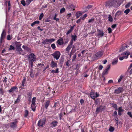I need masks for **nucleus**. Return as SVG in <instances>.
<instances>
[{"label": "nucleus", "mask_w": 132, "mask_h": 132, "mask_svg": "<svg viewBox=\"0 0 132 132\" xmlns=\"http://www.w3.org/2000/svg\"><path fill=\"white\" fill-rule=\"evenodd\" d=\"M121 3L118 0H110L106 2L105 5L107 8H110L112 7H117L120 5Z\"/></svg>", "instance_id": "f257e3e1"}, {"label": "nucleus", "mask_w": 132, "mask_h": 132, "mask_svg": "<svg viewBox=\"0 0 132 132\" xmlns=\"http://www.w3.org/2000/svg\"><path fill=\"white\" fill-rule=\"evenodd\" d=\"M27 57L28 60H30L29 62L31 64V67H32L34 62L36 60V56L33 53H31L30 54L28 55Z\"/></svg>", "instance_id": "f03ea898"}, {"label": "nucleus", "mask_w": 132, "mask_h": 132, "mask_svg": "<svg viewBox=\"0 0 132 132\" xmlns=\"http://www.w3.org/2000/svg\"><path fill=\"white\" fill-rule=\"evenodd\" d=\"M51 55L53 56L54 59H55L56 60H57L59 59L61 54L59 51H56L52 54Z\"/></svg>", "instance_id": "7ed1b4c3"}, {"label": "nucleus", "mask_w": 132, "mask_h": 132, "mask_svg": "<svg viewBox=\"0 0 132 132\" xmlns=\"http://www.w3.org/2000/svg\"><path fill=\"white\" fill-rule=\"evenodd\" d=\"M55 39L54 38L50 39H46L44 40L42 42V43L44 45L50 44L53 42H54Z\"/></svg>", "instance_id": "20e7f679"}, {"label": "nucleus", "mask_w": 132, "mask_h": 132, "mask_svg": "<svg viewBox=\"0 0 132 132\" xmlns=\"http://www.w3.org/2000/svg\"><path fill=\"white\" fill-rule=\"evenodd\" d=\"M105 109V106H103L101 105L99 107L97 108L96 111V113H98L104 110Z\"/></svg>", "instance_id": "39448f33"}, {"label": "nucleus", "mask_w": 132, "mask_h": 132, "mask_svg": "<svg viewBox=\"0 0 132 132\" xmlns=\"http://www.w3.org/2000/svg\"><path fill=\"white\" fill-rule=\"evenodd\" d=\"M36 97H34L32 99V105H31V109L34 111L35 110V108L34 107H33V106H35V102H36L35 99H36Z\"/></svg>", "instance_id": "423d86ee"}, {"label": "nucleus", "mask_w": 132, "mask_h": 132, "mask_svg": "<svg viewBox=\"0 0 132 132\" xmlns=\"http://www.w3.org/2000/svg\"><path fill=\"white\" fill-rule=\"evenodd\" d=\"M18 121L16 119L15 120L14 122H12L11 123L10 126L11 127L14 129L17 127V124Z\"/></svg>", "instance_id": "0eeeda50"}, {"label": "nucleus", "mask_w": 132, "mask_h": 132, "mask_svg": "<svg viewBox=\"0 0 132 132\" xmlns=\"http://www.w3.org/2000/svg\"><path fill=\"white\" fill-rule=\"evenodd\" d=\"M111 65L110 64H109L106 67V69L103 72L102 75V77H103V75H106L108 73V71L109 70L110 68Z\"/></svg>", "instance_id": "6e6552de"}, {"label": "nucleus", "mask_w": 132, "mask_h": 132, "mask_svg": "<svg viewBox=\"0 0 132 132\" xmlns=\"http://www.w3.org/2000/svg\"><path fill=\"white\" fill-rule=\"evenodd\" d=\"M6 31L5 30H3L1 35L0 42L1 43L3 41V40L5 37L6 35Z\"/></svg>", "instance_id": "1a4fd4ad"}, {"label": "nucleus", "mask_w": 132, "mask_h": 132, "mask_svg": "<svg viewBox=\"0 0 132 132\" xmlns=\"http://www.w3.org/2000/svg\"><path fill=\"white\" fill-rule=\"evenodd\" d=\"M123 90V88L120 87L117 89H116L114 92V93L116 94H119L122 92Z\"/></svg>", "instance_id": "9d476101"}, {"label": "nucleus", "mask_w": 132, "mask_h": 132, "mask_svg": "<svg viewBox=\"0 0 132 132\" xmlns=\"http://www.w3.org/2000/svg\"><path fill=\"white\" fill-rule=\"evenodd\" d=\"M46 120L45 119H44L43 121H42L41 120H40L39 121L37 124L38 126L42 127L45 123V121Z\"/></svg>", "instance_id": "9b49d317"}, {"label": "nucleus", "mask_w": 132, "mask_h": 132, "mask_svg": "<svg viewBox=\"0 0 132 132\" xmlns=\"http://www.w3.org/2000/svg\"><path fill=\"white\" fill-rule=\"evenodd\" d=\"M72 44L73 43L72 42H70V44L67 46L65 50V51L67 52V53L69 52L72 46Z\"/></svg>", "instance_id": "f8f14e48"}, {"label": "nucleus", "mask_w": 132, "mask_h": 132, "mask_svg": "<svg viewBox=\"0 0 132 132\" xmlns=\"http://www.w3.org/2000/svg\"><path fill=\"white\" fill-rule=\"evenodd\" d=\"M22 48L27 52H29L30 53L32 52L31 49L27 46L23 45L22 46Z\"/></svg>", "instance_id": "ddd939ff"}, {"label": "nucleus", "mask_w": 132, "mask_h": 132, "mask_svg": "<svg viewBox=\"0 0 132 132\" xmlns=\"http://www.w3.org/2000/svg\"><path fill=\"white\" fill-rule=\"evenodd\" d=\"M58 124V122L57 121H52L50 124V126L51 127H56Z\"/></svg>", "instance_id": "4468645a"}, {"label": "nucleus", "mask_w": 132, "mask_h": 132, "mask_svg": "<svg viewBox=\"0 0 132 132\" xmlns=\"http://www.w3.org/2000/svg\"><path fill=\"white\" fill-rule=\"evenodd\" d=\"M98 34L97 36H100V37H102L104 36V33L103 31L101 30H98Z\"/></svg>", "instance_id": "2eb2a0df"}, {"label": "nucleus", "mask_w": 132, "mask_h": 132, "mask_svg": "<svg viewBox=\"0 0 132 132\" xmlns=\"http://www.w3.org/2000/svg\"><path fill=\"white\" fill-rule=\"evenodd\" d=\"M16 51L17 52V54H23V50L21 48H17L16 49Z\"/></svg>", "instance_id": "dca6fc26"}, {"label": "nucleus", "mask_w": 132, "mask_h": 132, "mask_svg": "<svg viewBox=\"0 0 132 132\" xmlns=\"http://www.w3.org/2000/svg\"><path fill=\"white\" fill-rule=\"evenodd\" d=\"M103 54V52L102 51H100L97 52L96 54L97 57H101Z\"/></svg>", "instance_id": "f3484780"}, {"label": "nucleus", "mask_w": 132, "mask_h": 132, "mask_svg": "<svg viewBox=\"0 0 132 132\" xmlns=\"http://www.w3.org/2000/svg\"><path fill=\"white\" fill-rule=\"evenodd\" d=\"M57 64L55 62L53 61L51 62V67L52 68L54 67H57Z\"/></svg>", "instance_id": "a211bd4d"}, {"label": "nucleus", "mask_w": 132, "mask_h": 132, "mask_svg": "<svg viewBox=\"0 0 132 132\" xmlns=\"http://www.w3.org/2000/svg\"><path fill=\"white\" fill-rule=\"evenodd\" d=\"M71 40L70 42H72L73 43V40L75 41L77 39V37L76 35H72L71 36Z\"/></svg>", "instance_id": "6ab92c4d"}, {"label": "nucleus", "mask_w": 132, "mask_h": 132, "mask_svg": "<svg viewBox=\"0 0 132 132\" xmlns=\"http://www.w3.org/2000/svg\"><path fill=\"white\" fill-rule=\"evenodd\" d=\"M17 88V87L16 86H14L12 87L9 90V92L10 93L14 92L15 89Z\"/></svg>", "instance_id": "aec40b11"}, {"label": "nucleus", "mask_w": 132, "mask_h": 132, "mask_svg": "<svg viewBox=\"0 0 132 132\" xmlns=\"http://www.w3.org/2000/svg\"><path fill=\"white\" fill-rule=\"evenodd\" d=\"M82 14V13L81 12L78 11L76 13V16L77 18H78Z\"/></svg>", "instance_id": "412c9836"}, {"label": "nucleus", "mask_w": 132, "mask_h": 132, "mask_svg": "<svg viewBox=\"0 0 132 132\" xmlns=\"http://www.w3.org/2000/svg\"><path fill=\"white\" fill-rule=\"evenodd\" d=\"M74 25L73 26H71L70 29V30H69L66 33L67 35H68L72 31H73L74 29Z\"/></svg>", "instance_id": "4be33fe9"}, {"label": "nucleus", "mask_w": 132, "mask_h": 132, "mask_svg": "<svg viewBox=\"0 0 132 132\" xmlns=\"http://www.w3.org/2000/svg\"><path fill=\"white\" fill-rule=\"evenodd\" d=\"M75 6L74 5L71 4L69 6L68 8L71 10H75Z\"/></svg>", "instance_id": "5701e85b"}, {"label": "nucleus", "mask_w": 132, "mask_h": 132, "mask_svg": "<svg viewBox=\"0 0 132 132\" xmlns=\"http://www.w3.org/2000/svg\"><path fill=\"white\" fill-rule=\"evenodd\" d=\"M95 95V94L94 92H92L90 93V96L92 98L94 99Z\"/></svg>", "instance_id": "b1692460"}, {"label": "nucleus", "mask_w": 132, "mask_h": 132, "mask_svg": "<svg viewBox=\"0 0 132 132\" xmlns=\"http://www.w3.org/2000/svg\"><path fill=\"white\" fill-rule=\"evenodd\" d=\"M121 12L120 11H118L116 13L115 16L118 17L121 15Z\"/></svg>", "instance_id": "393cba45"}, {"label": "nucleus", "mask_w": 132, "mask_h": 132, "mask_svg": "<svg viewBox=\"0 0 132 132\" xmlns=\"http://www.w3.org/2000/svg\"><path fill=\"white\" fill-rule=\"evenodd\" d=\"M20 95H19L16 100L15 101V103L16 104L17 103L19 102L20 101Z\"/></svg>", "instance_id": "a878e982"}, {"label": "nucleus", "mask_w": 132, "mask_h": 132, "mask_svg": "<svg viewBox=\"0 0 132 132\" xmlns=\"http://www.w3.org/2000/svg\"><path fill=\"white\" fill-rule=\"evenodd\" d=\"M125 49V46H122V47L120 48L119 50V52H121L124 51Z\"/></svg>", "instance_id": "bb28decb"}, {"label": "nucleus", "mask_w": 132, "mask_h": 132, "mask_svg": "<svg viewBox=\"0 0 132 132\" xmlns=\"http://www.w3.org/2000/svg\"><path fill=\"white\" fill-rule=\"evenodd\" d=\"M50 101H47L46 102L45 107L46 109H47L48 107L50 105Z\"/></svg>", "instance_id": "cd10ccee"}, {"label": "nucleus", "mask_w": 132, "mask_h": 132, "mask_svg": "<svg viewBox=\"0 0 132 132\" xmlns=\"http://www.w3.org/2000/svg\"><path fill=\"white\" fill-rule=\"evenodd\" d=\"M129 54V53H128L127 52H124L121 54V55H127L126 56H125V57H126V58H127L128 57V56Z\"/></svg>", "instance_id": "c85d7f7f"}, {"label": "nucleus", "mask_w": 132, "mask_h": 132, "mask_svg": "<svg viewBox=\"0 0 132 132\" xmlns=\"http://www.w3.org/2000/svg\"><path fill=\"white\" fill-rule=\"evenodd\" d=\"M39 23V21H38V20L36 21H34L31 24V26L33 27L36 24H38Z\"/></svg>", "instance_id": "c756f323"}, {"label": "nucleus", "mask_w": 132, "mask_h": 132, "mask_svg": "<svg viewBox=\"0 0 132 132\" xmlns=\"http://www.w3.org/2000/svg\"><path fill=\"white\" fill-rule=\"evenodd\" d=\"M108 19L109 21L110 22H112V21L113 18H112V16L111 15H109Z\"/></svg>", "instance_id": "7c9ffc66"}, {"label": "nucleus", "mask_w": 132, "mask_h": 132, "mask_svg": "<svg viewBox=\"0 0 132 132\" xmlns=\"http://www.w3.org/2000/svg\"><path fill=\"white\" fill-rule=\"evenodd\" d=\"M114 129V128L112 127H110L109 128V130L110 132H113V131Z\"/></svg>", "instance_id": "2f4dec72"}, {"label": "nucleus", "mask_w": 132, "mask_h": 132, "mask_svg": "<svg viewBox=\"0 0 132 132\" xmlns=\"http://www.w3.org/2000/svg\"><path fill=\"white\" fill-rule=\"evenodd\" d=\"M118 61V59L114 60L112 62L113 65H115L117 64Z\"/></svg>", "instance_id": "473e14b6"}, {"label": "nucleus", "mask_w": 132, "mask_h": 132, "mask_svg": "<svg viewBox=\"0 0 132 132\" xmlns=\"http://www.w3.org/2000/svg\"><path fill=\"white\" fill-rule=\"evenodd\" d=\"M30 77L33 78L34 77V73L33 71H31L30 72Z\"/></svg>", "instance_id": "72a5a7b5"}, {"label": "nucleus", "mask_w": 132, "mask_h": 132, "mask_svg": "<svg viewBox=\"0 0 132 132\" xmlns=\"http://www.w3.org/2000/svg\"><path fill=\"white\" fill-rule=\"evenodd\" d=\"M15 49V48L12 45H11L10 46V47L9 48V50H14Z\"/></svg>", "instance_id": "f704fd0d"}, {"label": "nucleus", "mask_w": 132, "mask_h": 132, "mask_svg": "<svg viewBox=\"0 0 132 132\" xmlns=\"http://www.w3.org/2000/svg\"><path fill=\"white\" fill-rule=\"evenodd\" d=\"M28 113H29V112L27 110H25V114H24V116L25 117H26L28 116Z\"/></svg>", "instance_id": "c9c22d12"}, {"label": "nucleus", "mask_w": 132, "mask_h": 132, "mask_svg": "<svg viewBox=\"0 0 132 132\" xmlns=\"http://www.w3.org/2000/svg\"><path fill=\"white\" fill-rule=\"evenodd\" d=\"M57 43L58 44L60 45H63L64 44L63 42H61V41H59V40H57Z\"/></svg>", "instance_id": "e433bc0d"}, {"label": "nucleus", "mask_w": 132, "mask_h": 132, "mask_svg": "<svg viewBox=\"0 0 132 132\" xmlns=\"http://www.w3.org/2000/svg\"><path fill=\"white\" fill-rule=\"evenodd\" d=\"M21 3L24 6H25L26 5V3L24 0H22L21 1Z\"/></svg>", "instance_id": "4c0bfd02"}, {"label": "nucleus", "mask_w": 132, "mask_h": 132, "mask_svg": "<svg viewBox=\"0 0 132 132\" xmlns=\"http://www.w3.org/2000/svg\"><path fill=\"white\" fill-rule=\"evenodd\" d=\"M130 9H128L126 10L124 12L126 14H127L130 12Z\"/></svg>", "instance_id": "58836bf2"}, {"label": "nucleus", "mask_w": 132, "mask_h": 132, "mask_svg": "<svg viewBox=\"0 0 132 132\" xmlns=\"http://www.w3.org/2000/svg\"><path fill=\"white\" fill-rule=\"evenodd\" d=\"M32 93L31 92H29L28 94V95L30 98V102L31 99V98Z\"/></svg>", "instance_id": "ea45409f"}, {"label": "nucleus", "mask_w": 132, "mask_h": 132, "mask_svg": "<svg viewBox=\"0 0 132 132\" xmlns=\"http://www.w3.org/2000/svg\"><path fill=\"white\" fill-rule=\"evenodd\" d=\"M65 9L64 8H63L61 9L60 12L61 13H62L64 12H65Z\"/></svg>", "instance_id": "a19ab883"}, {"label": "nucleus", "mask_w": 132, "mask_h": 132, "mask_svg": "<svg viewBox=\"0 0 132 132\" xmlns=\"http://www.w3.org/2000/svg\"><path fill=\"white\" fill-rule=\"evenodd\" d=\"M31 2L30 0H27L26 1V5H28Z\"/></svg>", "instance_id": "79ce46f5"}, {"label": "nucleus", "mask_w": 132, "mask_h": 132, "mask_svg": "<svg viewBox=\"0 0 132 132\" xmlns=\"http://www.w3.org/2000/svg\"><path fill=\"white\" fill-rule=\"evenodd\" d=\"M26 81V79L25 78H24L23 79L22 82V86L23 87L24 86V84H25V82Z\"/></svg>", "instance_id": "37998d69"}, {"label": "nucleus", "mask_w": 132, "mask_h": 132, "mask_svg": "<svg viewBox=\"0 0 132 132\" xmlns=\"http://www.w3.org/2000/svg\"><path fill=\"white\" fill-rule=\"evenodd\" d=\"M87 16V14H85L82 17H80V19H81L82 20H84L85 18Z\"/></svg>", "instance_id": "c03bdc74"}, {"label": "nucleus", "mask_w": 132, "mask_h": 132, "mask_svg": "<svg viewBox=\"0 0 132 132\" xmlns=\"http://www.w3.org/2000/svg\"><path fill=\"white\" fill-rule=\"evenodd\" d=\"M44 16L43 13H42L40 15L39 18V20H41Z\"/></svg>", "instance_id": "a18cd8bd"}, {"label": "nucleus", "mask_w": 132, "mask_h": 132, "mask_svg": "<svg viewBox=\"0 0 132 132\" xmlns=\"http://www.w3.org/2000/svg\"><path fill=\"white\" fill-rule=\"evenodd\" d=\"M77 54H75L73 56V58L72 59V61L73 62L74 61H75V59L76 57Z\"/></svg>", "instance_id": "49530a36"}, {"label": "nucleus", "mask_w": 132, "mask_h": 132, "mask_svg": "<svg viewBox=\"0 0 132 132\" xmlns=\"http://www.w3.org/2000/svg\"><path fill=\"white\" fill-rule=\"evenodd\" d=\"M131 5V3L130 2L128 3L127 5H126L125 6V8H128L129 7L130 5Z\"/></svg>", "instance_id": "de8ad7c7"}, {"label": "nucleus", "mask_w": 132, "mask_h": 132, "mask_svg": "<svg viewBox=\"0 0 132 132\" xmlns=\"http://www.w3.org/2000/svg\"><path fill=\"white\" fill-rule=\"evenodd\" d=\"M92 6H93L92 5H89L85 7V9H88L91 8L92 7Z\"/></svg>", "instance_id": "09e8293b"}, {"label": "nucleus", "mask_w": 132, "mask_h": 132, "mask_svg": "<svg viewBox=\"0 0 132 132\" xmlns=\"http://www.w3.org/2000/svg\"><path fill=\"white\" fill-rule=\"evenodd\" d=\"M122 107H120L119 108L118 111L120 112H121L124 111V110L122 109Z\"/></svg>", "instance_id": "8fccbe9b"}, {"label": "nucleus", "mask_w": 132, "mask_h": 132, "mask_svg": "<svg viewBox=\"0 0 132 132\" xmlns=\"http://www.w3.org/2000/svg\"><path fill=\"white\" fill-rule=\"evenodd\" d=\"M94 21V19L93 18H92L91 19H90L88 21V23H90V22H93Z\"/></svg>", "instance_id": "3c124183"}, {"label": "nucleus", "mask_w": 132, "mask_h": 132, "mask_svg": "<svg viewBox=\"0 0 132 132\" xmlns=\"http://www.w3.org/2000/svg\"><path fill=\"white\" fill-rule=\"evenodd\" d=\"M21 44H16V49L17 48H21Z\"/></svg>", "instance_id": "603ef678"}, {"label": "nucleus", "mask_w": 132, "mask_h": 132, "mask_svg": "<svg viewBox=\"0 0 132 132\" xmlns=\"http://www.w3.org/2000/svg\"><path fill=\"white\" fill-rule=\"evenodd\" d=\"M70 62V61L69 60H68L67 61L66 63V65L68 67H69L70 65V64L69 63Z\"/></svg>", "instance_id": "864d4df0"}, {"label": "nucleus", "mask_w": 132, "mask_h": 132, "mask_svg": "<svg viewBox=\"0 0 132 132\" xmlns=\"http://www.w3.org/2000/svg\"><path fill=\"white\" fill-rule=\"evenodd\" d=\"M108 33H111L112 31V30L110 27H109L108 28Z\"/></svg>", "instance_id": "5fc2aeb1"}, {"label": "nucleus", "mask_w": 132, "mask_h": 132, "mask_svg": "<svg viewBox=\"0 0 132 132\" xmlns=\"http://www.w3.org/2000/svg\"><path fill=\"white\" fill-rule=\"evenodd\" d=\"M12 38L10 36V35H9L7 36V39L8 40H11Z\"/></svg>", "instance_id": "6e6d98bb"}, {"label": "nucleus", "mask_w": 132, "mask_h": 132, "mask_svg": "<svg viewBox=\"0 0 132 132\" xmlns=\"http://www.w3.org/2000/svg\"><path fill=\"white\" fill-rule=\"evenodd\" d=\"M51 47L53 49H54L56 48V46L54 44H52L51 45Z\"/></svg>", "instance_id": "4d7b16f0"}, {"label": "nucleus", "mask_w": 132, "mask_h": 132, "mask_svg": "<svg viewBox=\"0 0 132 132\" xmlns=\"http://www.w3.org/2000/svg\"><path fill=\"white\" fill-rule=\"evenodd\" d=\"M71 107L70 106H68L67 107V111H68V112H69L71 111V110H69V109L70 108H71Z\"/></svg>", "instance_id": "13d9d810"}, {"label": "nucleus", "mask_w": 132, "mask_h": 132, "mask_svg": "<svg viewBox=\"0 0 132 132\" xmlns=\"http://www.w3.org/2000/svg\"><path fill=\"white\" fill-rule=\"evenodd\" d=\"M123 77V76L122 75L119 78L118 80V82H120Z\"/></svg>", "instance_id": "bf43d9fd"}, {"label": "nucleus", "mask_w": 132, "mask_h": 132, "mask_svg": "<svg viewBox=\"0 0 132 132\" xmlns=\"http://www.w3.org/2000/svg\"><path fill=\"white\" fill-rule=\"evenodd\" d=\"M127 114L129 115L130 117L132 118V114L130 112H128L127 113Z\"/></svg>", "instance_id": "052dcab7"}, {"label": "nucleus", "mask_w": 132, "mask_h": 132, "mask_svg": "<svg viewBox=\"0 0 132 132\" xmlns=\"http://www.w3.org/2000/svg\"><path fill=\"white\" fill-rule=\"evenodd\" d=\"M125 57V56H123L122 57H119V59L120 60H122L124 59Z\"/></svg>", "instance_id": "680f3d73"}, {"label": "nucleus", "mask_w": 132, "mask_h": 132, "mask_svg": "<svg viewBox=\"0 0 132 132\" xmlns=\"http://www.w3.org/2000/svg\"><path fill=\"white\" fill-rule=\"evenodd\" d=\"M117 24H114L112 25L111 26V27L113 29L115 28L116 27Z\"/></svg>", "instance_id": "e2e57ef3"}, {"label": "nucleus", "mask_w": 132, "mask_h": 132, "mask_svg": "<svg viewBox=\"0 0 132 132\" xmlns=\"http://www.w3.org/2000/svg\"><path fill=\"white\" fill-rule=\"evenodd\" d=\"M71 13H70L68 14L67 15V19H68L71 16Z\"/></svg>", "instance_id": "0e129e2a"}, {"label": "nucleus", "mask_w": 132, "mask_h": 132, "mask_svg": "<svg viewBox=\"0 0 132 132\" xmlns=\"http://www.w3.org/2000/svg\"><path fill=\"white\" fill-rule=\"evenodd\" d=\"M103 67L102 65H99L98 69L100 70H101L103 68Z\"/></svg>", "instance_id": "69168bd1"}, {"label": "nucleus", "mask_w": 132, "mask_h": 132, "mask_svg": "<svg viewBox=\"0 0 132 132\" xmlns=\"http://www.w3.org/2000/svg\"><path fill=\"white\" fill-rule=\"evenodd\" d=\"M80 67V65L79 64H77V67L76 68V69L77 70H78L79 68Z\"/></svg>", "instance_id": "338daca9"}, {"label": "nucleus", "mask_w": 132, "mask_h": 132, "mask_svg": "<svg viewBox=\"0 0 132 132\" xmlns=\"http://www.w3.org/2000/svg\"><path fill=\"white\" fill-rule=\"evenodd\" d=\"M113 106L114 108H117V105L115 104H114L113 105Z\"/></svg>", "instance_id": "774afa93"}]
</instances>
